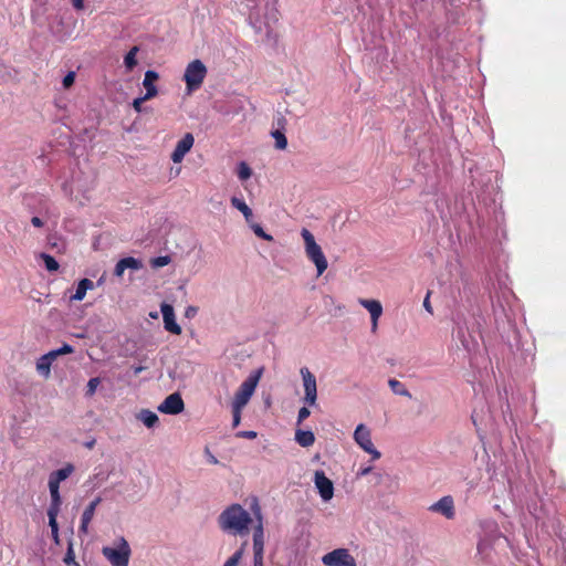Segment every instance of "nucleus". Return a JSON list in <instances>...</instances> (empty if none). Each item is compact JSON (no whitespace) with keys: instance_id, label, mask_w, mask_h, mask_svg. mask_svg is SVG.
<instances>
[{"instance_id":"1","label":"nucleus","mask_w":566,"mask_h":566,"mask_svg":"<svg viewBox=\"0 0 566 566\" xmlns=\"http://www.w3.org/2000/svg\"><path fill=\"white\" fill-rule=\"evenodd\" d=\"M252 523L250 513L240 504H231L218 516V526L227 534L245 536L249 533V525Z\"/></svg>"},{"instance_id":"2","label":"nucleus","mask_w":566,"mask_h":566,"mask_svg":"<svg viewBox=\"0 0 566 566\" xmlns=\"http://www.w3.org/2000/svg\"><path fill=\"white\" fill-rule=\"evenodd\" d=\"M261 3L251 8L249 21L256 33L270 32L273 24L279 21L280 12L276 8L277 0H260Z\"/></svg>"},{"instance_id":"3","label":"nucleus","mask_w":566,"mask_h":566,"mask_svg":"<svg viewBox=\"0 0 566 566\" xmlns=\"http://www.w3.org/2000/svg\"><path fill=\"white\" fill-rule=\"evenodd\" d=\"M301 235L304 240L305 254L307 259L315 264L317 276H319L326 271L328 266L327 259L324 255L321 245L316 243L313 233L308 229L303 228Z\"/></svg>"},{"instance_id":"4","label":"nucleus","mask_w":566,"mask_h":566,"mask_svg":"<svg viewBox=\"0 0 566 566\" xmlns=\"http://www.w3.org/2000/svg\"><path fill=\"white\" fill-rule=\"evenodd\" d=\"M117 542V547H103L102 554L112 566H128L132 554L129 544L124 537H119Z\"/></svg>"},{"instance_id":"5","label":"nucleus","mask_w":566,"mask_h":566,"mask_svg":"<svg viewBox=\"0 0 566 566\" xmlns=\"http://www.w3.org/2000/svg\"><path fill=\"white\" fill-rule=\"evenodd\" d=\"M262 373L263 368L255 370L240 385L234 395L232 406L243 408L249 402L259 384Z\"/></svg>"},{"instance_id":"6","label":"nucleus","mask_w":566,"mask_h":566,"mask_svg":"<svg viewBox=\"0 0 566 566\" xmlns=\"http://www.w3.org/2000/svg\"><path fill=\"white\" fill-rule=\"evenodd\" d=\"M207 75V67L200 60L191 61L185 71L184 80L189 92L198 90Z\"/></svg>"},{"instance_id":"7","label":"nucleus","mask_w":566,"mask_h":566,"mask_svg":"<svg viewBox=\"0 0 566 566\" xmlns=\"http://www.w3.org/2000/svg\"><path fill=\"white\" fill-rule=\"evenodd\" d=\"M354 440L365 452L371 455L373 460L381 457V453L374 447L370 430L364 423L356 427Z\"/></svg>"},{"instance_id":"8","label":"nucleus","mask_w":566,"mask_h":566,"mask_svg":"<svg viewBox=\"0 0 566 566\" xmlns=\"http://www.w3.org/2000/svg\"><path fill=\"white\" fill-rule=\"evenodd\" d=\"M325 566H357L347 548H336L322 557Z\"/></svg>"},{"instance_id":"9","label":"nucleus","mask_w":566,"mask_h":566,"mask_svg":"<svg viewBox=\"0 0 566 566\" xmlns=\"http://www.w3.org/2000/svg\"><path fill=\"white\" fill-rule=\"evenodd\" d=\"M301 376L304 386V398L303 401L308 406H314L317 400V385L315 376L310 371L307 367H302Z\"/></svg>"},{"instance_id":"10","label":"nucleus","mask_w":566,"mask_h":566,"mask_svg":"<svg viewBox=\"0 0 566 566\" xmlns=\"http://www.w3.org/2000/svg\"><path fill=\"white\" fill-rule=\"evenodd\" d=\"M314 483L323 501L327 502L334 496V484L324 471H316L314 474Z\"/></svg>"},{"instance_id":"11","label":"nucleus","mask_w":566,"mask_h":566,"mask_svg":"<svg viewBox=\"0 0 566 566\" xmlns=\"http://www.w3.org/2000/svg\"><path fill=\"white\" fill-rule=\"evenodd\" d=\"M185 408L184 400L178 392H174L165 398L158 406V411L166 415H178Z\"/></svg>"},{"instance_id":"12","label":"nucleus","mask_w":566,"mask_h":566,"mask_svg":"<svg viewBox=\"0 0 566 566\" xmlns=\"http://www.w3.org/2000/svg\"><path fill=\"white\" fill-rule=\"evenodd\" d=\"M160 311H161L163 318H164L165 329L174 335H180L181 327L176 322L175 311H174L172 305H170L168 303H163L160 305Z\"/></svg>"},{"instance_id":"13","label":"nucleus","mask_w":566,"mask_h":566,"mask_svg":"<svg viewBox=\"0 0 566 566\" xmlns=\"http://www.w3.org/2000/svg\"><path fill=\"white\" fill-rule=\"evenodd\" d=\"M195 138L192 134L187 133L176 145L170 158L175 164L181 163L186 154L193 146Z\"/></svg>"},{"instance_id":"14","label":"nucleus","mask_w":566,"mask_h":566,"mask_svg":"<svg viewBox=\"0 0 566 566\" xmlns=\"http://www.w3.org/2000/svg\"><path fill=\"white\" fill-rule=\"evenodd\" d=\"M429 510L431 512L440 513L444 517L451 520L454 517V502L452 496L447 495L441 497L438 502L433 503Z\"/></svg>"},{"instance_id":"15","label":"nucleus","mask_w":566,"mask_h":566,"mask_svg":"<svg viewBox=\"0 0 566 566\" xmlns=\"http://www.w3.org/2000/svg\"><path fill=\"white\" fill-rule=\"evenodd\" d=\"M143 268V262L138 259H135L133 256H127L120 259L114 269V275L117 277L123 276L125 270H133L138 271Z\"/></svg>"},{"instance_id":"16","label":"nucleus","mask_w":566,"mask_h":566,"mask_svg":"<svg viewBox=\"0 0 566 566\" xmlns=\"http://www.w3.org/2000/svg\"><path fill=\"white\" fill-rule=\"evenodd\" d=\"M158 78H159V75L156 71H153V70L146 71L144 81H143V86L146 90V93L144 96H146V98L151 99L158 94V90L155 85V82Z\"/></svg>"},{"instance_id":"17","label":"nucleus","mask_w":566,"mask_h":566,"mask_svg":"<svg viewBox=\"0 0 566 566\" xmlns=\"http://www.w3.org/2000/svg\"><path fill=\"white\" fill-rule=\"evenodd\" d=\"M258 524L253 530V551H264V528L260 509L256 510Z\"/></svg>"},{"instance_id":"18","label":"nucleus","mask_w":566,"mask_h":566,"mask_svg":"<svg viewBox=\"0 0 566 566\" xmlns=\"http://www.w3.org/2000/svg\"><path fill=\"white\" fill-rule=\"evenodd\" d=\"M359 304L369 312L371 319H379L382 314V305L377 300L360 298Z\"/></svg>"},{"instance_id":"19","label":"nucleus","mask_w":566,"mask_h":566,"mask_svg":"<svg viewBox=\"0 0 566 566\" xmlns=\"http://www.w3.org/2000/svg\"><path fill=\"white\" fill-rule=\"evenodd\" d=\"M136 418L149 429L155 428L159 423L158 416L149 409H142Z\"/></svg>"},{"instance_id":"20","label":"nucleus","mask_w":566,"mask_h":566,"mask_svg":"<svg viewBox=\"0 0 566 566\" xmlns=\"http://www.w3.org/2000/svg\"><path fill=\"white\" fill-rule=\"evenodd\" d=\"M94 287V283L93 281H91L90 279H82L78 283H77V287H76V291L75 293L71 296V301H82L85 295H86V292L88 290H92Z\"/></svg>"},{"instance_id":"21","label":"nucleus","mask_w":566,"mask_h":566,"mask_svg":"<svg viewBox=\"0 0 566 566\" xmlns=\"http://www.w3.org/2000/svg\"><path fill=\"white\" fill-rule=\"evenodd\" d=\"M295 441L303 448H307L314 444L315 436L311 430H296Z\"/></svg>"},{"instance_id":"22","label":"nucleus","mask_w":566,"mask_h":566,"mask_svg":"<svg viewBox=\"0 0 566 566\" xmlns=\"http://www.w3.org/2000/svg\"><path fill=\"white\" fill-rule=\"evenodd\" d=\"M231 205L235 209H238L239 211L242 212V214L244 216V219L248 223L251 222L252 217H253L252 210L249 208V206L242 199H240L238 197H232Z\"/></svg>"},{"instance_id":"23","label":"nucleus","mask_w":566,"mask_h":566,"mask_svg":"<svg viewBox=\"0 0 566 566\" xmlns=\"http://www.w3.org/2000/svg\"><path fill=\"white\" fill-rule=\"evenodd\" d=\"M248 546V541L241 543L240 547L226 560L223 566H239Z\"/></svg>"},{"instance_id":"24","label":"nucleus","mask_w":566,"mask_h":566,"mask_svg":"<svg viewBox=\"0 0 566 566\" xmlns=\"http://www.w3.org/2000/svg\"><path fill=\"white\" fill-rule=\"evenodd\" d=\"M388 385H389V387H390V389L392 390L394 394L402 396V397H407V398H411L412 397L410 391L399 380H397L395 378H390L388 380Z\"/></svg>"},{"instance_id":"25","label":"nucleus","mask_w":566,"mask_h":566,"mask_svg":"<svg viewBox=\"0 0 566 566\" xmlns=\"http://www.w3.org/2000/svg\"><path fill=\"white\" fill-rule=\"evenodd\" d=\"M73 471L74 467L72 464H66L64 468L52 472L50 476L61 483L62 481L66 480Z\"/></svg>"},{"instance_id":"26","label":"nucleus","mask_w":566,"mask_h":566,"mask_svg":"<svg viewBox=\"0 0 566 566\" xmlns=\"http://www.w3.org/2000/svg\"><path fill=\"white\" fill-rule=\"evenodd\" d=\"M52 363L48 360L46 356L42 355L36 361V370L40 375L49 377L51 373Z\"/></svg>"},{"instance_id":"27","label":"nucleus","mask_w":566,"mask_h":566,"mask_svg":"<svg viewBox=\"0 0 566 566\" xmlns=\"http://www.w3.org/2000/svg\"><path fill=\"white\" fill-rule=\"evenodd\" d=\"M138 50V46H133L124 57V64L129 71H132L137 65L136 54Z\"/></svg>"},{"instance_id":"28","label":"nucleus","mask_w":566,"mask_h":566,"mask_svg":"<svg viewBox=\"0 0 566 566\" xmlns=\"http://www.w3.org/2000/svg\"><path fill=\"white\" fill-rule=\"evenodd\" d=\"M102 502V497L97 496L95 497L88 505L87 507L84 510L83 514H82V518H85V520H88V521H92L93 517H94V514H95V510L97 507V505Z\"/></svg>"},{"instance_id":"29","label":"nucleus","mask_w":566,"mask_h":566,"mask_svg":"<svg viewBox=\"0 0 566 566\" xmlns=\"http://www.w3.org/2000/svg\"><path fill=\"white\" fill-rule=\"evenodd\" d=\"M40 258L43 260L45 269L49 272H54L59 270V263L52 255L48 253H41Z\"/></svg>"},{"instance_id":"30","label":"nucleus","mask_w":566,"mask_h":566,"mask_svg":"<svg viewBox=\"0 0 566 566\" xmlns=\"http://www.w3.org/2000/svg\"><path fill=\"white\" fill-rule=\"evenodd\" d=\"M237 175L240 180H248L252 176V169L245 161H241L238 165Z\"/></svg>"},{"instance_id":"31","label":"nucleus","mask_w":566,"mask_h":566,"mask_svg":"<svg viewBox=\"0 0 566 566\" xmlns=\"http://www.w3.org/2000/svg\"><path fill=\"white\" fill-rule=\"evenodd\" d=\"M272 136L275 139V147L277 149H285L287 146V139L283 132L281 130H274L272 132Z\"/></svg>"},{"instance_id":"32","label":"nucleus","mask_w":566,"mask_h":566,"mask_svg":"<svg viewBox=\"0 0 566 566\" xmlns=\"http://www.w3.org/2000/svg\"><path fill=\"white\" fill-rule=\"evenodd\" d=\"M50 495H51V503H50L48 511L60 512L61 504H62L60 491L51 492Z\"/></svg>"},{"instance_id":"33","label":"nucleus","mask_w":566,"mask_h":566,"mask_svg":"<svg viewBox=\"0 0 566 566\" xmlns=\"http://www.w3.org/2000/svg\"><path fill=\"white\" fill-rule=\"evenodd\" d=\"M250 227L256 237L265 241H273V237L264 232L263 228L260 224L250 222Z\"/></svg>"},{"instance_id":"34","label":"nucleus","mask_w":566,"mask_h":566,"mask_svg":"<svg viewBox=\"0 0 566 566\" xmlns=\"http://www.w3.org/2000/svg\"><path fill=\"white\" fill-rule=\"evenodd\" d=\"M169 263H170V256H168V255L157 256V258H154L150 260V265L154 269H159V268L166 266Z\"/></svg>"},{"instance_id":"35","label":"nucleus","mask_w":566,"mask_h":566,"mask_svg":"<svg viewBox=\"0 0 566 566\" xmlns=\"http://www.w3.org/2000/svg\"><path fill=\"white\" fill-rule=\"evenodd\" d=\"M99 382H101V380H99V378H98V377H93V378H91V379L88 380V382H87V386H86V392H85V395H86L87 397H92V396L95 394V391H96V389H97V387H98Z\"/></svg>"},{"instance_id":"36","label":"nucleus","mask_w":566,"mask_h":566,"mask_svg":"<svg viewBox=\"0 0 566 566\" xmlns=\"http://www.w3.org/2000/svg\"><path fill=\"white\" fill-rule=\"evenodd\" d=\"M59 513L60 512L48 511L49 525L51 527V532L52 533H57L59 532V525H57V521H56V517H57Z\"/></svg>"},{"instance_id":"37","label":"nucleus","mask_w":566,"mask_h":566,"mask_svg":"<svg viewBox=\"0 0 566 566\" xmlns=\"http://www.w3.org/2000/svg\"><path fill=\"white\" fill-rule=\"evenodd\" d=\"M243 408L232 406V416H233L232 427L233 428H237L241 422V410Z\"/></svg>"},{"instance_id":"38","label":"nucleus","mask_w":566,"mask_h":566,"mask_svg":"<svg viewBox=\"0 0 566 566\" xmlns=\"http://www.w3.org/2000/svg\"><path fill=\"white\" fill-rule=\"evenodd\" d=\"M264 551H253V566H264Z\"/></svg>"},{"instance_id":"39","label":"nucleus","mask_w":566,"mask_h":566,"mask_svg":"<svg viewBox=\"0 0 566 566\" xmlns=\"http://www.w3.org/2000/svg\"><path fill=\"white\" fill-rule=\"evenodd\" d=\"M64 563L67 565L74 564V566H80V564L75 562L74 552L71 545L69 546L67 552L65 554Z\"/></svg>"},{"instance_id":"40","label":"nucleus","mask_w":566,"mask_h":566,"mask_svg":"<svg viewBox=\"0 0 566 566\" xmlns=\"http://www.w3.org/2000/svg\"><path fill=\"white\" fill-rule=\"evenodd\" d=\"M74 81H75V73L74 72H69L64 77H63V87L64 88H70L73 84H74Z\"/></svg>"},{"instance_id":"41","label":"nucleus","mask_w":566,"mask_h":566,"mask_svg":"<svg viewBox=\"0 0 566 566\" xmlns=\"http://www.w3.org/2000/svg\"><path fill=\"white\" fill-rule=\"evenodd\" d=\"M311 415V411L307 407H302L300 410H298V415H297V424H301L306 418H308Z\"/></svg>"},{"instance_id":"42","label":"nucleus","mask_w":566,"mask_h":566,"mask_svg":"<svg viewBox=\"0 0 566 566\" xmlns=\"http://www.w3.org/2000/svg\"><path fill=\"white\" fill-rule=\"evenodd\" d=\"M146 101H149L148 98H146V96H140V97H137L133 101V108L137 112V113H140L143 111V103L146 102Z\"/></svg>"},{"instance_id":"43","label":"nucleus","mask_w":566,"mask_h":566,"mask_svg":"<svg viewBox=\"0 0 566 566\" xmlns=\"http://www.w3.org/2000/svg\"><path fill=\"white\" fill-rule=\"evenodd\" d=\"M239 438H245V439H254L256 438L258 433L255 431L249 430V431H239L235 434Z\"/></svg>"},{"instance_id":"44","label":"nucleus","mask_w":566,"mask_h":566,"mask_svg":"<svg viewBox=\"0 0 566 566\" xmlns=\"http://www.w3.org/2000/svg\"><path fill=\"white\" fill-rule=\"evenodd\" d=\"M458 338L460 339V342H461L462 346H463L465 349H468V350H469V349H470V344H469L468 339L465 338V336H464V332H463V329H462V328H459V329H458Z\"/></svg>"},{"instance_id":"45","label":"nucleus","mask_w":566,"mask_h":566,"mask_svg":"<svg viewBox=\"0 0 566 566\" xmlns=\"http://www.w3.org/2000/svg\"><path fill=\"white\" fill-rule=\"evenodd\" d=\"M49 490H50V493L60 491V482H57L53 478L49 476Z\"/></svg>"},{"instance_id":"46","label":"nucleus","mask_w":566,"mask_h":566,"mask_svg":"<svg viewBox=\"0 0 566 566\" xmlns=\"http://www.w3.org/2000/svg\"><path fill=\"white\" fill-rule=\"evenodd\" d=\"M56 350L59 353V356L60 355H64V354H72V353H74V348L71 345H69V344H64L62 347L57 348Z\"/></svg>"},{"instance_id":"47","label":"nucleus","mask_w":566,"mask_h":566,"mask_svg":"<svg viewBox=\"0 0 566 566\" xmlns=\"http://www.w3.org/2000/svg\"><path fill=\"white\" fill-rule=\"evenodd\" d=\"M90 523H91V521L85 520V518H81V525H80L78 532L83 533V534H86L88 532V524Z\"/></svg>"},{"instance_id":"48","label":"nucleus","mask_w":566,"mask_h":566,"mask_svg":"<svg viewBox=\"0 0 566 566\" xmlns=\"http://www.w3.org/2000/svg\"><path fill=\"white\" fill-rule=\"evenodd\" d=\"M197 311H198L197 307L188 306L186 308L185 315H186V317L191 318V317H193L197 314Z\"/></svg>"},{"instance_id":"49","label":"nucleus","mask_w":566,"mask_h":566,"mask_svg":"<svg viewBox=\"0 0 566 566\" xmlns=\"http://www.w3.org/2000/svg\"><path fill=\"white\" fill-rule=\"evenodd\" d=\"M44 356H46L49 361L53 363V360H55L56 357L59 356V353L56 349H53V350L49 352L48 354H45Z\"/></svg>"},{"instance_id":"50","label":"nucleus","mask_w":566,"mask_h":566,"mask_svg":"<svg viewBox=\"0 0 566 566\" xmlns=\"http://www.w3.org/2000/svg\"><path fill=\"white\" fill-rule=\"evenodd\" d=\"M429 297H430V292H428L424 301H423V307L432 314V307H431V304H430V301H429Z\"/></svg>"},{"instance_id":"51","label":"nucleus","mask_w":566,"mask_h":566,"mask_svg":"<svg viewBox=\"0 0 566 566\" xmlns=\"http://www.w3.org/2000/svg\"><path fill=\"white\" fill-rule=\"evenodd\" d=\"M373 468L371 467H366V468H361L358 472H357V476H365L367 474H369L371 472Z\"/></svg>"},{"instance_id":"52","label":"nucleus","mask_w":566,"mask_h":566,"mask_svg":"<svg viewBox=\"0 0 566 566\" xmlns=\"http://www.w3.org/2000/svg\"><path fill=\"white\" fill-rule=\"evenodd\" d=\"M31 223L36 228L43 227V221L39 217H32Z\"/></svg>"},{"instance_id":"53","label":"nucleus","mask_w":566,"mask_h":566,"mask_svg":"<svg viewBox=\"0 0 566 566\" xmlns=\"http://www.w3.org/2000/svg\"><path fill=\"white\" fill-rule=\"evenodd\" d=\"M73 7L75 9H82L83 8V0H73Z\"/></svg>"},{"instance_id":"54","label":"nucleus","mask_w":566,"mask_h":566,"mask_svg":"<svg viewBox=\"0 0 566 566\" xmlns=\"http://www.w3.org/2000/svg\"><path fill=\"white\" fill-rule=\"evenodd\" d=\"M133 369H134V375H138L145 369V367L144 366H134Z\"/></svg>"},{"instance_id":"55","label":"nucleus","mask_w":566,"mask_h":566,"mask_svg":"<svg viewBox=\"0 0 566 566\" xmlns=\"http://www.w3.org/2000/svg\"><path fill=\"white\" fill-rule=\"evenodd\" d=\"M378 327V319H371V332L375 333Z\"/></svg>"},{"instance_id":"56","label":"nucleus","mask_w":566,"mask_h":566,"mask_svg":"<svg viewBox=\"0 0 566 566\" xmlns=\"http://www.w3.org/2000/svg\"><path fill=\"white\" fill-rule=\"evenodd\" d=\"M94 444H95V440L93 439V440L86 442L85 447L88 448V449H92L94 447Z\"/></svg>"},{"instance_id":"57","label":"nucleus","mask_w":566,"mask_h":566,"mask_svg":"<svg viewBox=\"0 0 566 566\" xmlns=\"http://www.w3.org/2000/svg\"><path fill=\"white\" fill-rule=\"evenodd\" d=\"M209 461H210L211 463H213V464H217V463H218L217 458H216L214 455H212V454H209Z\"/></svg>"},{"instance_id":"58","label":"nucleus","mask_w":566,"mask_h":566,"mask_svg":"<svg viewBox=\"0 0 566 566\" xmlns=\"http://www.w3.org/2000/svg\"><path fill=\"white\" fill-rule=\"evenodd\" d=\"M53 537L55 541H57V536H59V532L57 533H52Z\"/></svg>"},{"instance_id":"59","label":"nucleus","mask_w":566,"mask_h":566,"mask_svg":"<svg viewBox=\"0 0 566 566\" xmlns=\"http://www.w3.org/2000/svg\"><path fill=\"white\" fill-rule=\"evenodd\" d=\"M150 315H151V317H154V318H157V316H158V315H157V313H151Z\"/></svg>"}]
</instances>
